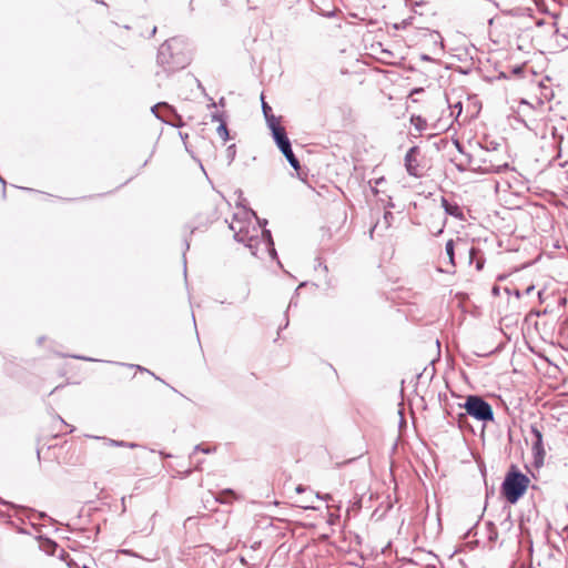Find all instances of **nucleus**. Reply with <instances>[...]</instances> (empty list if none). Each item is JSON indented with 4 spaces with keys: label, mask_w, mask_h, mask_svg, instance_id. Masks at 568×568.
<instances>
[{
    "label": "nucleus",
    "mask_w": 568,
    "mask_h": 568,
    "mask_svg": "<svg viewBox=\"0 0 568 568\" xmlns=\"http://www.w3.org/2000/svg\"><path fill=\"white\" fill-rule=\"evenodd\" d=\"M156 61L169 72L185 68L190 63L185 42L179 38L165 40L159 48Z\"/></svg>",
    "instance_id": "obj_1"
},
{
    "label": "nucleus",
    "mask_w": 568,
    "mask_h": 568,
    "mask_svg": "<svg viewBox=\"0 0 568 568\" xmlns=\"http://www.w3.org/2000/svg\"><path fill=\"white\" fill-rule=\"evenodd\" d=\"M530 479L516 465H511L501 484V495L509 504H516L527 491Z\"/></svg>",
    "instance_id": "obj_2"
},
{
    "label": "nucleus",
    "mask_w": 568,
    "mask_h": 568,
    "mask_svg": "<svg viewBox=\"0 0 568 568\" xmlns=\"http://www.w3.org/2000/svg\"><path fill=\"white\" fill-rule=\"evenodd\" d=\"M468 415L478 420H493L494 413L490 404L484 400L481 397L470 395L466 398L465 404L460 405Z\"/></svg>",
    "instance_id": "obj_3"
},
{
    "label": "nucleus",
    "mask_w": 568,
    "mask_h": 568,
    "mask_svg": "<svg viewBox=\"0 0 568 568\" xmlns=\"http://www.w3.org/2000/svg\"><path fill=\"white\" fill-rule=\"evenodd\" d=\"M419 148H410L405 155V168L409 175L418 178L422 175L420 163L418 161Z\"/></svg>",
    "instance_id": "obj_4"
},
{
    "label": "nucleus",
    "mask_w": 568,
    "mask_h": 568,
    "mask_svg": "<svg viewBox=\"0 0 568 568\" xmlns=\"http://www.w3.org/2000/svg\"><path fill=\"white\" fill-rule=\"evenodd\" d=\"M278 149L282 151V153L284 154V156L287 159V161L290 162V164L297 171L300 170V161L296 159V156L294 155L293 151H292V148H291V142L286 135V133L282 134V135H278V138L274 139Z\"/></svg>",
    "instance_id": "obj_5"
},
{
    "label": "nucleus",
    "mask_w": 568,
    "mask_h": 568,
    "mask_svg": "<svg viewBox=\"0 0 568 568\" xmlns=\"http://www.w3.org/2000/svg\"><path fill=\"white\" fill-rule=\"evenodd\" d=\"M252 231L254 234L251 236H247V233L244 234L242 229H240L237 232H235V237L237 239V241L243 242L248 247L253 248L258 243L257 234H258L260 230L256 229L255 226H253Z\"/></svg>",
    "instance_id": "obj_6"
},
{
    "label": "nucleus",
    "mask_w": 568,
    "mask_h": 568,
    "mask_svg": "<svg viewBox=\"0 0 568 568\" xmlns=\"http://www.w3.org/2000/svg\"><path fill=\"white\" fill-rule=\"evenodd\" d=\"M266 122L268 128L272 131V135L274 139L278 138V135H282L286 133L285 128L281 124V116H275L274 114H270L268 118H266Z\"/></svg>",
    "instance_id": "obj_7"
},
{
    "label": "nucleus",
    "mask_w": 568,
    "mask_h": 568,
    "mask_svg": "<svg viewBox=\"0 0 568 568\" xmlns=\"http://www.w3.org/2000/svg\"><path fill=\"white\" fill-rule=\"evenodd\" d=\"M236 499L237 495L232 489H224L215 497V500L221 504H232Z\"/></svg>",
    "instance_id": "obj_8"
},
{
    "label": "nucleus",
    "mask_w": 568,
    "mask_h": 568,
    "mask_svg": "<svg viewBox=\"0 0 568 568\" xmlns=\"http://www.w3.org/2000/svg\"><path fill=\"white\" fill-rule=\"evenodd\" d=\"M532 450H534L536 460L542 462L545 458V455H546L542 439L532 442Z\"/></svg>",
    "instance_id": "obj_9"
},
{
    "label": "nucleus",
    "mask_w": 568,
    "mask_h": 568,
    "mask_svg": "<svg viewBox=\"0 0 568 568\" xmlns=\"http://www.w3.org/2000/svg\"><path fill=\"white\" fill-rule=\"evenodd\" d=\"M410 123L414 125L415 130L419 133L423 132L427 126V121L422 115H412Z\"/></svg>",
    "instance_id": "obj_10"
},
{
    "label": "nucleus",
    "mask_w": 568,
    "mask_h": 568,
    "mask_svg": "<svg viewBox=\"0 0 568 568\" xmlns=\"http://www.w3.org/2000/svg\"><path fill=\"white\" fill-rule=\"evenodd\" d=\"M216 133L223 143H225L229 140V130H227L226 123L224 121L220 122V124L216 129Z\"/></svg>",
    "instance_id": "obj_11"
},
{
    "label": "nucleus",
    "mask_w": 568,
    "mask_h": 568,
    "mask_svg": "<svg viewBox=\"0 0 568 568\" xmlns=\"http://www.w3.org/2000/svg\"><path fill=\"white\" fill-rule=\"evenodd\" d=\"M443 205L448 214L454 215V216L462 215V212H460V209L458 207V205L449 204L445 199H443Z\"/></svg>",
    "instance_id": "obj_12"
},
{
    "label": "nucleus",
    "mask_w": 568,
    "mask_h": 568,
    "mask_svg": "<svg viewBox=\"0 0 568 568\" xmlns=\"http://www.w3.org/2000/svg\"><path fill=\"white\" fill-rule=\"evenodd\" d=\"M454 248H455V244H454V241L453 240H449L447 243H446V246H445V250H446V254L449 258V264L454 267L455 266V253H454Z\"/></svg>",
    "instance_id": "obj_13"
},
{
    "label": "nucleus",
    "mask_w": 568,
    "mask_h": 568,
    "mask_svg": "<svg viewBox=\"0 0 568 568\" xmlns=\"http://www.w3.org/2000/svg\"><path fill=\"white\" fill-rule=\"evenodd\" d=\"M530 432L535 437V440H541L542 439V433L541 429L538 427L537 424H532L530 426Z\"/></svg>",
    "instance_id": "obj_14"
},
{
    "label": "nucleus",
    "mask_w": 568,
    "mask_h": 568,
    "mask_svg": "<svg viewBox=\"0 0 568 568\" xmlns=\"http://www.w3.org/2000/svg\"><path fill=\"white\" fill-rule=\"evenodd\" d=\"M262 110H263L265 119L268 118L270 114H273L272 108L264 101L263 95H262Z\"/></svg>",
    "instance_id": "obj_15"
},
{
    "label": "nucleus",
    "mask_w": 568,
    "mask_h": 568,
    "mask_svg": "<svg viewBox=\"0 0 568 568\" xmlns=\"http://www.w3.org/2000/svg\"><path fill=\"white\" fill-rule=\"evenodd\" d=\"M383 181H384V179H383V178H382V179H378V180H375V185H378V184H379L381 182H383Z\"/></svg>",
    "instance_id": "obj_16"
}]
</instances>
